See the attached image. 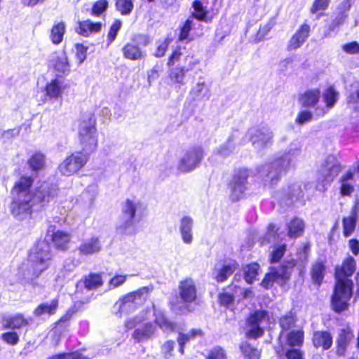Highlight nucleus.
Masks as SVG:
<instances>
[{
    "label": "nucleus",
    "mask_w": 359,
    "mask_h": 359,
    "mask_svg": "<svg viewBox=\"0 0 359 359\" xmlns=\"http://www.w3.org/2000/svg\"><path fill=\"white\" fill-rule=\"evenodd\" d=\"M357 262L354 257L348 255L340 264L334 269V284L330 297V308L335 314L347 312L354 294V282L351 279L355 273Z\"/></svg>",
    "instance_id": "1"
},
{
    "label": "nucleus",
    "mask_w": 359,
    "mask_h": 359,
    "mask_svg": "<svg viewBox=\"0 0 359 359\" xmlns=\"http://www.w3.org/2000/svg\"><path fill=\"white\" fill-rule=\"evenodd\" d=\"M53 255L50 243L46 239H39L29 250L27 261L31 280H36L50 268Z\"/></svg>",
    "instance_id": "2"
},
{
    "label": "nucleus",
    "mask_w": 359,
    "mask_h": 359,
    "mask_svg": "<svg viewBox=\"0 0 359 359\" xmlns=\"http://www.w3.org/2000/svg\"><path fill=\"white\" fill-rule=\"evenodd\" d=\"M94 114L85 116L79 125L78 140L81 151L89 156L96 151L98 147V133Z\"/></svg>",
    "instance_id": "3"
},
{
    "label": "nucleus",
    "mask_w": 359,
    "mask_h": 359,
    "mask_svg": "<svg viewBox=\"0 0 359 359\" xmlns=\"http://www.w3.org/2000/svg\"><path fill=\"white\" fill-rule=\"evenodd\" d=\"M297 264V261L294 259L287 260L279 266L280 272L275 266H271L269 272L264 275L260 282V285L265 290H269L275 282H278L280 286L286 285L290 280L292 273Z\"/></svg>",
    "instance_id": "4"
},
{
    "label": "nucleus",
    "mask_w": 359,
    "mask_h": 359,
    "mask_svg": "<svg viewBox=\"0 0 359 359\" xmlns=\"http://www.w3.org/2000/svg\"><path fill=\"white\" fill-rule=\"evenodd\" d=\"M90 156L81 151L72 152L59 165L60 172L65 176H72L83 169Z\"/></svg>",
    "instance_id": "5"
},
{
    "label": "nucleus",
    "mask_w": 359,
    "mask_h": 359,
    "mask_svg": "<svg viewBox=\"0 0 359 359\" xmlns=\"http://www.w3.org/2000/svg\"><path fill=\"white\" fill-rule=\"evenodd\" d=\"M184 61H189L187 66L168 67V78L172 84L179 88L186 84V73L199 64V60L194 55H187Z\"/></svg>",
    "instance_id": "6"
},
{
    "label": "nucleus",
    "mask_w": 359,
    "mask_h": 359,
    "mask_svg": "<svg viewBox=\"0 0 359 359\" xmlns=\"http://www.w3.org/2000/svg\"><path fill=\"white\" fill-rule=\"evenodd\" d=\"M203 157L204 151L201 147H192L179 161L177 169L181 172H189L200 165Z\"/></svg>",
    "instance_id": "7"
},
{
    "label": "nucleus",
    "mask_w": 359,
    "mask_h": 359,
    "mask_svg": "<svg viewBox=\"0 0 359 359\" xmlns=\"http://www.w3.org/2000/svg\"><path fill=\"white\" fill-rule=\"evenodd\" d=\"M33 196L12 197L11 212L20 219L32 218L34 212Z\"/></svg>",
    "instance_id": "8"
},
{
    "label": "nucleus",
    "mask_w": 359,
    "mask_h": 359,
    "mask_svg": "<svg viewBox=\"0 0 359 359\" xmlns=\"http://www.w3.org/2000/svg\"><path fill=\"white\" fill-rule=\"evenodd\" d=\"M268 318V312L265 310H255L250 313L246 323L250 328L245 333V337L254 339L262 337L264 334V330L260 327V324Z\"/></svg>",
    "instance_id": "9"
},
{
    "label": "nucleus",
    "mask_w": 359,
    "mask_h": 359,
    "mask_svg": "<svg viewBox=\"0 0 359 359\" xmlns=\"http://www.w3.org/2000/svg\"><path fill=\"white\" fill-rule=\"evenodd\" d=\"M58 193L59 188L56 184L44 181L35 189L32 195L36 203L44 207L56 198Z\"/></svg>",
    "instance_id": "10"
},
{
    "label": "nucleus",
    "mask_w": 359,
    "mask_h": 359,
    "mask_svg": "<svg viewBox=\"0 0 359 359\" xmlns=\"http://www.w3.org/2000/svg\"><path fill=\"white\" fill-rule=\"evenodd\" d=\"M249 177L247 168H239L235 170L232 180L229 184L233 201H239L246 189L245 184Z\"/></svg>",
    "instance_id": "11"
},
{
    "label": "nucleus",
    "mask_w": 359,
    "mask_h": 359,
    "mask_svg": "<svg viewBox=\"0 0 359 359\" xmlns=\"http://www.w3.org/2000/svg\"><path fill=\"white\" fill-rule=\"evenodd\" d=\"M179 296L182 302L185 304V309L188 312L192 310L189 304L194 303L198 299L197 288L194 280L191 278H186L179 283Z\"/></svg>",
    "instance_id": "12"
},
{
    "label": "nucleus",
    "mask_w": 359,
    "mask_h": 359,
    "mask_svg": "<svg viewBox=\"0 0 359 359\" xmlns=\"http://www.w3.org/2000/svg\"><path fill=\"white\" fill-rule=\"evenodd\" d=\"M137 204L130 199H126L122 209V213L126 220L123 221L117 228L121 234L130 235L136 233L134 218L135 217Z\"/></svg>",
    "instance_id": "13"
},
{
    "label": "nucleus",
    "mask_w": 359,
    "mask_h": 359,
    "mask_svg": "<svg viewBox=\"0 0 359 359\" xmlns=\"http://www.w3.org/2000/svg\"><path fill=\"white\" fill-rule=\"evenodd\" d=\"M285 341L281 339L280 335L278 338L277 345L274 347L276 353L277 348L282 344L285 349H300L304 342L305 333L303 329L293 330L285 334Z\"/></svg>",
    "instance_id": "14"
},
{
    "label": "nucleus",
    "mask_w": 359,
    "mask_h": 359,
    "mask_svg": "<svg viewBox=\"0 0 359 359\" xmlns=\"http://www.w3.org/2000/svg\"><path fill=\"white\" fill-rule=\"evenodd\" d=\"M342 165L339 163H333L330 165L328 163H326L319 171L318 184L323 187L330 186L342 171Z\"/></svg>",
    "instance_id": "15"
},
{
    "label": "nucleus",
    "mask_w": 359,
    "mask_h": 359,
    "mask_svg": "<svg viewBox=\"0 0 359 359\" xmlns=\"http://www.w3.org/2000/svg\"><path fill=\"white\" fill-rule=\"evenodd\" d=\"M353 336V329L348 325L339 330L335 340V354L337 356L342 357L346 355Z\"/></svg>",
    "instance_id": "16"
},
{
    "label": "nucleus",
    "mask_w": 359,
    "mask_h": 359,
    "mask_svg": "<svg viewBox=\"0 0 359 359\" xmlns=\"http://www.w3.org/2000/svg\"><path fill=\"white\" fill-rule=\"evenodd\" d=\"M311 340L313 348L321 351L330 350L333 345V336L327 330L313 331Z\"/></svg>",
    "instance_id": "17"
},
{
    "label": "nucleus",
    "mask_w": 359,
    "mask_h": 359,
    "mask_svg": "<svg viewBox=\"0 0 359 359\" xmlns=\"http://www.w3.org/2000/svg\"><path fill=\"white\" fill-rule=\"evenodd\" d=\"M310 34V25L306 22L301 24L290 39L287 50L292 51L300 48L307 41Z\"/></svg>",
    "instance_id": "18"
},
{
    "label": "nucleus",
    "mask_w": 359,
    "mask_h": 359,
    "mask_svg": "<svg viewBox=\"0 0 359 359\" xmlns=\"http://www.w3.org/2000/svg\"><path fill=\"white\" fill-rule=\"evenodd\" d=\"M322 96L325 106L316 107V116L318 117L324 116L330 109L336 105L338 100L339 92L335 89L334 86H329L325 88Z\"/></svg>",
    "instance_id": "19"
},
{
    "label": "nucleus",
    "mask_w": 359,
    "mask_h": 359,
    "mask_svg": "<svg viewBox=\"0 0 359 359\" xmlns=\"http://www.w3.org/2000/svg\"><path fill=\"white\" fill-rule=\"evenodd\" d=\"M34 178L29 175H21L11 188L12 197L33 196L32 187Z\"/></svg>",
    "instance_id": "20"
},
{
    "label": "nucleus",
    "mask_w": 359,
    "mask_h": 359,
    "mask_svg": "<svg viewBox=\"0 0 359 359\" xmlns=\"http://www.w3.org/2000/svg\"><path fill=\"white\" fill-rule=\"evenodd\" d=\"M327 266L325 260L317 259L310 266L309 275L314 286L319 288L324 282Z\"/></svg>",
    "instance_id": "21"
},
{
    "label": "nucleus",
    "mask_w": 359,
    "mask_h": 359,
    "mask_svg": "<svg viewBox=\"0 0 359 359\" xmlns=\"http://www.w3.org/2000/svg\"><path fill=\"white\" fill-rule=\"evenodd\" d=\"M30 321L31 318H27L22 313H18L4 318L2 320V328L19 330L29 327Z\"/></svg>",
    "instance_id": "22"
},
{
    "label": "nucleus",
    "mask_w": 359,
    "mask_h": 359,
    "mask_svg": "<svg viewBox=\"0 0 359 359\" xmlns=\"http://www.w3.org/2000/svg\"><path fill=\"white\" fill-rule=\"evenodd\" d=\"M321 97L320 88L307 89L299 95L298 101L302 107L311 109L318 107Z\"/></svg>",
    "instance_id": "23"
},
{
    "label": "nucleus",
    "mask_w": 359,
    "mask_h": 359,
    "mask_svg": "<svg viewBox=\"0 0 359 359\" xmlns=\"http://www.w3.org/2000/svg\"><path fill=\"white\" fill-rule=\"evenodd\" d=\"M359 202H356L351 208L350 215L342 218L343 236H351L355 231L358 221Z\"/></svg>",
    "instance_id": "24"
},
{
    "label": "nucleus",
    "mask_w": 359,
    "mask_h": 359,
    "mask_svg": "<svg viewBox=\"0 0 359 359\" xmlns=\"http://www.w3.org/2000/svg\"><path fill=\"white\" fill-rule=\"evenodd\" d=\"M339 192L341 196H351L355 191L354 173L351 170L346 171L339 180Z\"/></svg>",
    "instance_id": "25"
},
{
    "label": "nucleus",
    "mask_w": 359,
    "mask_h": 359,
    "mask_svg": "<svg viewBox=\"0 0 359 359\" xmlns=\"http://www.w3.org/2000/svg\"><path fill=\"white\" fill-rule=\"evenodd\" d=\"M50 241L55 249L65 252L68 249L71 241V234L62 230L53 231L50 236Z\"/></svg>",
    "instance_id": "26"
},
{
    "label": "nucleus",
    "mask_w": 359,
    "mask_h": 359,
    "mask_svg": "<svg viewBox=\"0 0 359 359\" xmlns=\"http://www.w3.org/2000/svg\"><path fill=\"white\" fill-rule=\"evenodd\" d=\"M102 27V24L100 22H92L90 20H86L78 22L76 32L81 36H88L93 33L100 32Z\"/></svg>",
    "instance_id": "27"
},
{
    "label": "nucleus",
    "mask_w": 359,
    "mask_h": 359,
    "mask_svg": "<svg viewBox=\"0 0 359 359\" xmlns=\"http://www.w3.org/2000/svg\"><path fill=\"white\" fill-rule=\"evenodd\" d=\"M59 307V299L55 298L48 302H42L39 304L34 310V315L36 317L47 315L53 316L56 313Z\"/></svg>",
    "instance_id": "28"
},
{
    "label": "nucleus",
    "mask_w": 359,
    "mask_h": 359,
    "mask_svg": "<svg viewBox=\"0 0 359 359\" xmlns=\"http://www.w3.org/2000/svg\"><path fill=\"white\" fill-rule=\"evenodd\" d=\"M121 51L123 57L130 60H141L145 57V53L137 45L133 43H126Z\"/></svg>",
    "instance_id": "29"
},
{
    "label": "nucleus",
    "mask_w": 359,
    "mask_h": 359,
    "mask_svg": "<svg viewBox=\"0 0 359 359\" xmlns=\"http://www.w3.org/2000/svg\"><path fill=\"white\" fill-rule=\"evenodd\" d=\"M305 230V223L302 218L295 217L290 219L287 224V236L296 238L303 236Z\"/></svg>",
    "instance_id": "30"
},
{
    "label": "nucleus",
    "mask_w": 359,
    "mask_h": 359,
    "mask_svg": "<svg viewBox=\"0 0 359 359\" xmlns=\"http://www.w3.org/2000/svg\"><path fill=\"white\" fill-rule=\"evenodd\" d=\"M155 333V327L151 323H147L142 328L135 329L133 333V339L136 343L151 339Z\"/></svg>",
    "instance_id": "31"
},
{
    "label": "nucleus",
    "mask_w": 359,
    "mask_h": 359,
    "mask_svg": "<svg viewBox=\"0 0 359 359\" xmlns=\"http://www.w3.org/2000/svg\"><path fill=\"white\" fill-rule=\"evenodd\" d=\"M66 33V24L64 21L55 22L50 29L49 38L52 43L58 45L63 41Z\"/></svg>",
    "instance_id": "32"
},
{
    "label": "nucleus",
    "mask_w": 359,
    "mask_h": 359,
    "mask_svg": "<svg viewBox=\"0 0 359 359\" xmlns=\"http://www.w3.org/2000/svg\"><path fill=\"white\" fill-rule=\"evenodd\" d=\"M238 267L236 262L223 264L219 269L216 270L214 280L218 283L226 282L229 278L235 272Z\"/></svg>",
    "instance_id": "33"
},
{
    "label": "nucleus",
    "mask_w": 359,
    "mask_h": 359,
    "mask_svg": "<svg viewBox=\"0 0 359 359\" xmlns=\"http://www.w3.org/2000/svg\"><path fill=\"white\" fill-rule=\"evenodd\" d=\"M192 7L194 12L191 13V17L204 22H210L212 20L213 16L208 15L209 12L207 8L203 6L200 0H194L192 3Z\"/></svg>",
    "instance_id": "34"
},
{
    "label": "nucleus",
    "mask_w": 359,
    "mask_h": 359,
    "mask_svg": "<svg viewBox=\"0 0 359 359\" xmlns=\"http://www.w3.org/2000/svg\"><path fill=\"white\" fill-rule=\"evenodd\" d=\"M77 249L79 254L82 255H88L98 252L101 249L100 241L97 237H92L82 243Z\"/></svg>",
    "instance_id": "35"
},
{
    "label": "nucleus",
    "mask_w": 359,
    "mask_h": 359,
    "mask_svg": "<svg viewBox=\"0 0 359 359\" xmlns=\"http://www.w3.org/2000/svg\"><path fill=\"white\" fill-rule=\"evenodd\" d=\"M81 282L88 291L97 290L104 284L102 276L99 273H90L88 275L84 276Z\"/></svg>",
    "instance_id": "36"
},
{
    "label": "nucleus",
    "mask_w": 359,
    "mask_h": 359,
    "mask_svg": "<svg viewBox=\"0 0 359 359\" xmlns=\"http://www.w3.org/2000/svg\"><path fill=\"white\" fill-rule=\"evenodd\" d=\"M239 350L244 359H260L261 358V351L247 341L241 342Z\"/></svg>",
    "instance_id": "37"
},
{
    "label": "nucleus",
    "mask_w": 359,
    "mask_h": 359,
    "mask_svg": "<svg viewBox=\"0 0 359 359\" xmlns=\"http://www.w3.org/2000/svg\"><path fill=\"white\" fill-rule=\"evenodd\" d=\"M192 225L193 219L191 217L185 216L181 219L180 233L184 243L187 244H190L193 240Z\"/></svg>",
    "instance_id": "38"
},
{
    "label": "nucleus",
    "mask_w": 359,
    "mask_h": 359,
    "mask_svg": "<svg viewBox=\"0 0 359 359\" xmlns=\"http://www.w3.org/2000/svg\"><path fill=\"white\" fill-rule=\"evenodd\" d=\"M304 355L301 349H285L282 344L276 349L278 359H304Z\"/></svg>",
    "instance_id": "39"
},
{
    "label": "nucleus",
    "mask_w": 359,
    "mask_h": 359,
    "mask_svg": "<svg viewBox=\"0 0 359 359\" xmlns=\"http://www.w3.org/2000/svg\"><path fill=\"white\" fill-rule=\"evenodd\" d=\"M259 269L260 265L256 262L246 264L243 271V278L248 284H252L255 282Z\"/></svg>",
    "instance_id": "40"
},
{
    "label": "nucleus",
    "mask_w": 359,
    "mask_h": 359,
    "mask_svg": "<svg viewBox=\"0 0 359 359\" xmlns=\"http://www.w3.org/2000/svg\"><path fill=\"white\" fill-rule=\"evenodd\" d=\"M46 95L50 99H57L62 97V88L57 79H52L45 86Z\"/></svg>",
    "instance_id": "41"
},
{
    "label": "nucleus",
    "mask_w": 359,
    "mask_h": 359,
    "mask_svg": "<svg viewBox=\"0 0 359 359\" xmlns=\"http://www.w3.org/2000/svg\"><path fill=\"white\" fill-rule=\"evenodd\" d=\"M193 21L190 18L186 19L178 27L179 34L177 39L179 41H191L192 39L189 38L190 32L192 29Z\"/></svg>",
    "instance_id": "42"
},
{
    "label": "nucleus",
    "mask_w": 359,
    "mask_h": 359,
    "mask_svg": "<svg viewBox=\"0 0 359 359\" xmlns=\"http://www.w3.org/2000/svg\"><path fill=\"white\" fill-rule=\"evenodd\" d=\"M217 302L220 306L232 310L234 306L235 297L232 293L223 289L217 295Z\"/></svg>",
    "instance_id": "43"
},
{
    "label": "nucleus",
    "mask_w": 359,
    "mask_h": 359,
    "mask_svg": "<svg viewBox=\"0 0 359 359\" xmlns=\"http://www.w3.org/2000/svg\"><path fill=\"white\" fill-rule=\"evenodd\" d=\"M27 163L32 170H41L45 166V155L41 152H35L28 159Z\"/></svg>",
    "instance_id": "44"
},
{
    "label": "nucleus",
    "mask_w": 359,
    "mask_h": 359,
    "mask_svg": "<svg viewBox=\"0 0 359 359\" xmlns=\"http://www.w3.org/2000/svg\"><path fill=\"white\" fill-rule=\"evenodd\" d=\"M297 318L294 313L289 312L281 316L279 319V325L282 331H289L294 327Z\"/></svg>",
    "instance_id": "45"
},
{
    "label": "nucleus",
    "mask_w": 359,
    "mask_h": 359,
    "mask_svg": "<svg viewBox=\"0 0 359 359\" xmlns=\"http://www.w3.org/2000/svg\"><path fill=\"white\" fill-rule=\"evenodd\" d=\"M287 251V245L281 244L276 245L271 252L269 257V262L270 264H276L280 262L284 257Z\"/></svg>",
    "instance_id": "46"
},
{
    "label": "nucleus",
    "mask_w": 359,
    "mask_h": 359,
    "mask_svg": "<svg viewBox=\"0 0 359 359\" xmlns=\"http://www.w3.org/2000/svg\"><path fill=\"white\" fill-rule=\"evenodd\" d=\"M155 323L163 330L173 332L176 328V324L170 321L165 315H158L155 320Z\"/></svg>",
    "instance_id": "47"
},
{
    "label": "nucleus",
    "mask_w": 359,
    "mask_h": 359,
    "mask_svg": "<svg viewBox=\"0 0 359 359\" xmlns=\"http://www.w3.org/2000/svg\"><path fill=\"white\" fill-rule=\"evenodd\" d=\"M133 0H116V10L122 15H128L131 13L133 9Z\"/></svg>",
    "instance_id": "48"
},
{
    "label": "nucleus",
    "mask_w": 359,
    "mask_h": 359,
    "mask_svg": "<svg viewBox=\"0 0 359 359\" xmlns=\"http://www.w3.org/2000/svg\"><path fill=\"white\" fill-rule=\"evenodd\" d=\"M271 137L265 131L259 129L252 134L250 140L253 144H261L262 145H265Z\"/></svg>",
    "instance_id": "49"
},
{
    "label": "nucleus",
    "mask_w": 359,
    "mask_h": 359,
    "mask_svg": "<svg viewBox=\"0 0 359 359\" xmlns=\"http://www.w3.org/2000/svg\"><path fill=\"white\" fill-rule=\"evenodd\" d=\"M109 6L107 0H97L92 6L90 14L99 17L107 11Z\"/></svg>",
    "instance_id": "50"
},
{
    "label": "nucleus",
    "mask_w": 359,
    "mask_h": 359,
    "mask_svg": "<svg viewBox=\"0 0 359 359\" xmlns=\"http://www.w3.org/2000/svg\"><path fill=\"white\" fill-rule=\"evenodd\" d=\"M122 27V22L119 19H116L111 25L107 33V41L108 44H111L116 38L118 31Z\"/></svg>",
    "instance_id": "51"
},
{
    "label": "nucleus",
    "mask_w": 359,
    "mask_h": 359,
    "mask_svg": "<svg viewBox=\"0 0 359 359\" xmlns=\"http://www.w3.org/2000/svg\"><path fill=\"white\" fill-rule=\"evenodd\" d=\"M1 339L4 343L11 346H15L20 341L19 334L15 330H11L1 334Z\"/></svg>",
    "instance_id": "52"
},
{
    "label": "nucleus",
    "mask_w": 359,
    "mask_h": 359,
    "mask_svg": "<svg viewBox=\"0 0 359 359\" xmlns=\"http://www.w3.org/2000/svg\"><path fill=\"white\" fill-rule=\"evenodd\" d=\"M182 55V48L180 46H177L172 50L171 53L169 55L166 62V65L168 67H175V65L180 60Z\"/></svg>",
    "instance_id": "53"
},
{
    "label": "nucleus",
    "mask_w": 359,
    "mask_h": 359,
    "mask_svg": "<svg viewBox=\"0 0 359 359\" xmlns=\"http://www.w3.org/2000/svg\"><path fill=\"white\" fill-rule=\"evenodd\" d=\"M313 119V114L311 111L307 109L300 110L296 118L295 123L297 125L302 126L308 122H310Z\"/></svg>",
    "instance_id": "54"
},
{
    "label": "nucleus",
    "mask_w": 359,
    "mask_h": 359,
    "mask_svg": "<svg viewBox=\"0 0 359 359\" xmlns=\"http://www.w3.org/2000/svg\"><path fill=\"white\" fill-rule=\"evenodd\" d=\"M172 39L171 37H166L163 41L156 47V50L154 53V56L156 57H162L165 55L168 47L172 42Z\"/></svg>",
    "instance_id": "55"
},
{
    "label": "nucleus",
    "mask_w": 359,
    "mask_h": 359,
    "mask_svg": "<svg viewBox=\"0 0 359 359\" xmlns=\"http://www.w3.org/2000/svg\"><path fill=\"white\" fill-rule=\"evenodd\" d=\"M76 311L74 309L67 310L65 314H63L55 323L54 327H56L57 326L60 327H65L69 325V321L73 318L75 314Z\"/></svg>",
    "instance_id": "56"
},
{
    "label": "nucleus",
    "mask_w": 359,
    "mask_h": 359,
    "mask_svg": "<svg viewBox=\"0 0 359 359\" xmlns=\"http://www.w3.org/2000/svg\"><path fill=\"white\" fill-rule=\"evenodd\" d=\"M205 359H227V355L223 348L217 346L212 348L208 352L205 356Z\"/></svg>",
    "instance_id": "57"
},
{
    "label": "nucleus",
    "mask_w": 359,
    "mask_h": 359,
    "mask_svg": "<svg viewBox=\"0 0 359 359\" xmlns=\"http://www.w3.org/2000/svg\"><path fill=\"white\" fill-rule=\"evenodd\" d=\"M330 0H314L311 8L310 12L316 14L320 11L326 10L330 5Z\"/></svg>",
    "instance_id": "58"
},
{
    "label": "nucleus",
    "mask_w": 359,
    "mask_h": 359,
    "mask_svg": "<svg viewBox=\"0 0 359 359\" xmlns=\"http://www.w3.org/2000/svg\"><path fill=\"white\" fill-rule=\"evenodd\" d=\"M76 59L79 64H81L86 59L87 51L88 48L83 43H76Z\"/></svg>",
    "instance_id": "59"
},
{
    "label": "nucleus",
    "mask_w": 359,
    "mask_h": 359,
    "mask_svg": "<svg viewBox=\"0 0 359 359\" xmlns=\"http://www.w3.org/2000/svg\"><path fill=\"white\" fill-rule=\"evenodd\" d=\"M175 344V342L173 340H168L161 346V353L165 359L172 355Z\"/></svg>",
    "instance_id": "60"
},
{
    "label": "nucleus",
    "mask_w": 359,
    "mask_h": 359,
    "mask_svg": "<svg viewBox=\"0 0 359 359\" xmlns=\"http://www.w3.org/2000/svg\"><path fill=\"white\" fill-rule=\"evenodd\" d=\"M149 292L150 289L148 287L144 286L137 289L135 291H133L132 294L133 297H135V301L137 303V302L144 301Z\"/></svg>",
    "instance_id": "61"
},
{
    "label": "nucleus",
    "mask_w": 359,
    "mask_h": 359,
    "mask_svg": "<svg viewBox=\"0 0 359 359\" xmlns=\"http://www.w3.org/2000/svg\"><path fill=\"white\" fill-rule=\"evenodd\" d=\"M120 309H123L127 304H137L135 297H133L132 292L125 294L118 300Z\"/></svg>",
    "instance_id": "62"
},
{
    "label": "nucleus",
    "mask_w": 359,
    "mask_h": 359,
    "mask_svg": "<svg viewBox=\"0 0 359 359\" xmlns=\"http://www.w3.org/2000/svg\"><path fill=\"white\" fill-rule=\"evenodd\" d=\"M342 49L348 54H358L359 53V43L357 41H351L343 45Z\"/></svg>",
    "instance_id": "63"
},
{
    "label": "nucleus",
    "mask_w": 359,
    "mask_h": 359,
    "mask_svg": "<svg viewBox=\"0 0 359 359\" xmlns=\"http://www.w3.org/2000/svg\"><path fill=\"white\" fill-rule=\"evenodd\" d=\"M231 142H232V140L229 138L228 140L226 141V142H225L224 144H222L217 149V153L219 155H221L222 156H228L231 153V149H232V145L231 144Z\"/></svg>",
    "instance_id": "64"
}]
</instances>
